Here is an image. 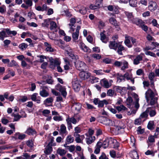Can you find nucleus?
<instances>
[{
	"instance_id": "obj_1",
	"label": "nucleus",
	"mask_w": 159,
	"mask_h": 159,
	"mask_svg": "<svg viewBox=\"0 0 159 159\" xmlns=\"http://www.w3.org/2000/svg\"><path fill=\"white\" fill-rule=\"evenodd\" d=\"M145 97L147 102L150 101L151 105H155L157 107L158 96L156 91H153L150 89H148L145 93Z\"/></svg>"
},
{
	"instance_id": "obj_2",
	"label": "nucleus",
	"mask_w": 159,
	"mask_h": 159,
	"mask_svg": "<svg viewBox=\"0 0 159 159\" xmlns=\"http://www.w3.org/2000/svg\"><path fill=\"white\" fill-rule=\"evenodd\" d=\"M116 143V145L114 147H119V144L116 140L114 139L111 138H107L104 140L103 142L102 143V147L104 148H106L108 147L110 143Z\"/></svg>"
},
{
	"instance_id": "obj_3",
	"label": "nucleus",
	"mask_w": 159,
	"mask_h": 159,
	"mask_svg": "<svg viewBox=\"0 0 159 159\" xmlns=\"http://www.w3.org/2000/svg\"><path fill=\"white\" fill-rule=\"evenodd\" d=\"M79 118L76 119L73 117H70L69 116L66 119V121L67 123L68 129L70 130L72 129V126L71 123L74 124H75L79 121Z\"/></svg>"
},
{
	"instance_id": "obj_4",
	"label": "nucleus",
	"mask_w": 159,
	"mask_h": 159,
	"mask_svg": "<svg viewBox=\"0 0 159 159\" xmlns=\"http://www.w3.org/2000/svg\"><path fill=\"white\" fill-rule=\"evenodd\" d=\"M75 65L76 68L80 71H84L87 69V66L83 62L78 61L75 63Z\"/></svg>"
},
{
	"instance_id": "obj_5",
	"label": "nucleus",
	"mask_w": 159,
	"mask_h": 159,
	"mask_svg": "<svg viewBox=\"0 0 159 159\" xmlns=\"http://www.w3.org/2000/svg\"><path fill=\"white\" fill-rule=\"evenodd\" d=\"M98 120L100 123L106 125H112V121L111 120L103 116L99 117Z\"/></svg>"
},
{
	"instance_id": "obj_6",
	"label": "nucleus",
	"mask_w": 159,
	"mask_h": 159,
	"mask_svg": "<svg viewBox=\"0 0 159 159\" xmlns=\"http://www.w3.org/2000/svg\"><path fill=\"white\" fill-rule=\"evenodd\" d=\"M55 88L57 90L61 93L63 97H66L67 93L65 86H62L59 84L55 86Z\"/></svg>"
},
{
	"instance_id": "obj_7",
	"label": "nucleus",
	"mask_w": 159,
	"mask_h": 159,
	"mask_svg": "<svg viewBox=\"0 0 159 159\" xmlns=\"http://www.w3.org/2000/svg\"><path fill=\"white\" fill-rule=\"evenodd\" d=\"M54 142L53 139H51L50 142L49 143L47 146L45 150L44 151V153L46 154H49L52 152V148L51 146H55V143H53Z\"/></svg>"
},
{
	"instance_id": "obj_8",
	"label": "nucleus",
	"mask_w": 159,
	"mask_h": 159,
	"mask_svg": "<svg viewBox=\"0 0 159 159\" xmlns=\"http://www.w3.org/2000/svg\"><path fill=\"white\" fill-rule=\"evenodd\" d=\"M74 9L77 12H79L83 15L85 14L87 12L86 8L81 5H79L75 7Z\"/></svg>"
},
{
	"instance_id": "obj_9",
	"label": "nucleus",
	"mask_w": 159,
	"mask_h": 159,
	"mask_svg": "<svg viewBox=\"0 0 159 159\" xmlns=\"http://www.w3.org/2000/svg\"><path fill=\"white\" fill-rule=\"evenodd\" d=\"M50 63L51 67L53 68L55 66H60L61 62L59 59L55 58L54 59H51L50 60Z\"/></svg>"
},
{
	"instance_id": "obj_10",
	"label": "nucleus",
	"mask_w": 159,
	"mask_h": 159,
	"mask_svg": "<svg viewBox=\"0 0 159 159\" xmlns=\"http://www.w3.org/2000/svg\"><path fill=\"white\" fill-rule=\"evenodd\" d=\"M136 24L141 27L144 31L146 32L148 30V27L144 24V22L141 20H137Z\"/></svg>"
},
{
	"instance_id": "obj_11",
	"label": "nucleus",
	"mask_w": 159,
	"mask_h": 159,
	"mask_svg": "<svg viewBox=\"0 0 159 159\" xmlns=\"http://www.w3.org/2000/svg\"><path fill=\"white\" fill-rule=\"evenodd\" d=\"M73 88L74 90L76 92L78 91L80 89V85L76 79H75L72 82Z\"/></svg>"
},
{
	"instance_id": "obj_12",
	"label": "nucleus",
	"mask_w": 159,
	"mask_h": 159,
	"mask_svg": "<svg viewBox=\"0 0 159 159\" xmlns=\"http://www.w3.org/2000/svg\"><path fill=\"white\" fill-rule=\"evenodd\" d=\"M85 134L86 136L85 140L87 144H90L95 140V137L94 136H89L88 133H86Z\"/></svg>"
},
{
	"instance_id": "obj_13",
	"label": "nucleus",
	"mask_w": 159,
	"mask_h": 159,
	"mask_svg": "<svg viewBox=\"0 0 159 159\" xmlns=\"http://www.w3.org/2000/svg\"><path fill=\"white\" fill-rule=\"evenodd\" d=\"M157 6L155 2H149L148 9L151 11H153L157 8Z\"/></svg>"
},
{
	"instance_id": "obj_14",
	"label": "nucleus",
	"mask_w": 159,
	"mask_h": 159,
	"mask_svg": "<svg viewBox=\"0 0 159 159\" xmlns=\"http://www.w3.org/2000/svg\"><path fill=\"white\" fill-rule=\"evenodd\" d=\"M74 136L75 137V141L77 143H83V140L85 138L84 135H80L76 134Z\"/></svg>"
},
{
	"instance_id": "obj_15",
	"label": "nucleus",
	"mask_w": 159,
	"mask_h": 159,
	"mask_svg": "<svg viewBox=\"0 0 159 159\" xmlns=\"http://www.w3.org/2000/svg\"><path fill=\"white\" fill-rule=\"evenodd\" d=\"M79 46L80 48L84 52H91V50L89 48L86 46L83 43L80 42Z\"/></svg>"
},
{
	"instance_id": "obj_16",
	"label": "nucleus",
	"mask_w": 159,
	"mask_h": 159,
	"mask_svg": "<svg viewBox=\"0 0 159 159\" xmlns=\"http://www.w3.org/2000/svg\"><path fill=\"white\" fill-rule=\"evenodd\" d=\"M80 29V26H78L76 27L75 32L72 34V37L74 41L78 39L79 36V30Z\"/></svg>"
},
{
	"instance_id": "obj_17",
	"label": "nucleus",
	"mask_w": 159,
	"mask_h": 159,
	"mask_svg": "<svg viewBox=\"0 0 159 159\" xmlns=\"http://www.w3.org/2000/svg\"><path fill=\"white\" fill-rule=\"evenodd\" d=\"M80 72L79 75L81 78L83 80L88 79L90 76L89 73H86L84 71H81Z\"/></svg>"
},
{
	"instance_id": "obj_18",
	"label": "nucleus",
	"mask_w": 159,
	"mask_h": 159,
	"mask_svg": "<svg viewBox=\"0 0 159 159\" xmlns=\"http://www.w3.org/2000/svg\"><path fill=\"white\" fill-rule=\"evenodd\" d=\"M112 82V80H111L109 82L107 80L105 79L102 80L101 82L103 86L107 88H109L111 86Z\"/></svg>"
},
{
	"instance_id": "obj_19",
	"label": "nucleus",
	"mask_w": 159,
	"mask_h": 159,
	"mask_svg": "<svg viewBox=\"0 0 159 159\" xmlns=\"http://www.w3.org/2000/svg\"><path fill=\"white\" fill-rule=\"evenodd\" d=\"M130 36L126 35L125 36V40L124 41L125 45L128 48H130L132 47V44L131 41V40L130 39Z\"/></svg>"
},
{
	"instance_id": "obj_20",
	"label": "nucleus",
	"mask_w": 159,
	"mask_h": 159,
	"mask_svg": "<svg viewBox=\"0 0 159 159\" xmlns=\"http://www.w3.org/2000/svg\"><path fill=\"white\" fill-rule=\"evenodd\" d=\"M59 132L60 134L63 135H66L67 134L66 127L64 124H62L61 125Z\"/></svg>"
},
{
	"instance_id": "obj_21",
	"label": "nucleus",
	"mask_w": 159,
	"mask_h": 159,
	"mask_svg": "<svg viewBox=\"0 0 159 159\" xmlns=\"http://www.w3.org/2000/svg\"><path fill=\"white\" fill-rule=\"evenodd\" d=\"M53 101V99L52 97H49L47 98L44 101V104L46 106H50Z\"/></svg>"
},
{
	"instance_id": "obj_22",
	"label": "nucleus",
	"mask_w": 159,
	"mask_h": 159,
	"mask_svg": "<svg viewBox=\"0 0 159 159\" xmlns=\"http://www.w3.org/2000/svg\"><path fill=\"white\" fill-rule=\"evenodd\" d=\"M44 46L45 47V50L46 51L50 52H52L54 51V49L51 44L47 42L44 43Z\"/></svg>"
},
{
	"instance_id": "obj_23",
	"label": "nucleus",
	"mask_w": 159,
	"mask_h": 159,
	"mask_svg": "<svg viewBox=\"0 0 159 159\" xmlns=\"http://www.w3.org/2000/svg\"><path fill=\"white\" fill-rule=\"evenodd\" d=\"M102 143L98 142L97 143L95 147L94 153L96 154H98L100 152V148L102 147Z\"/></svg>"
},
{
	"instance_id": "obj_24",
	"label": "nucleus",
	"mask_w": 159,
	"mask_h": 159,
	"mask_svg": "<svg viewBox=\"0 0 159 159\" xmlns=\"http://www.w3.org/2000/svg\"><path fill=\"white\" fill-rule=\"evenodd\" d=\"M26 135L24 134H20L19 133H16L14 136V137L16 139L22 140L25 137Z\"/></svg>"
},
{
	"instance_id": "obj_25",
	"label": "nucleus",
	"mask_w": 159,
	"mask_h": 159,
	"mask_svg": "<svg viewBox=\"0 0 159 159\" xmlns=\"http://www.w3.org/2000/svg\"><path fill=\"white\" fill-rule=\"evenodd\" d=\"M116 78L117 82L118 83L124 82L125 81L124 75L119 73L116 74Z\"/></svg>"
},
{
	"instance_id": "obj_26",
	"label": "nucleus",
	"mask_w": 159,
	"mask_h": 159,
	"mask_svg": "<svg viewBox=\"0 0 159 159\" xmlns=\"http://www.w3.org/2000/svg\"><path fill=\"white\" fill-rule=\"evenodd\" d=\"M109 47L111 49L116 50L118 47V44L115 41H111L110 42Z\"/></svg>"
},
{
	"instance_id": "obj_27",
	"label": "nucleus",
	"mask_w": 159,
	"mask_h": 159,
	"mask_svg": "<svg viewBox=\"0 0 159 159\" xmlns=\"http://www.w3.org/2000/svg\"><path fill=\"white\" fill-rule=\"evenodd\" d=\"M126 16L127 17L128 20L133 23H135L134 21V18L132 13H130L128 12H125Z\"/></svg>"
},
{
	"instance_id": "obj_28",
	"label": "nucleus",
	"mask_w": 159,
	"mask_h": 159,
	"mask_svg": "<svg viewBox=\"0 0 159 159\" xmlns=\"http://www.w3.org/2000/svg\"><path fill=\"white\" fill-rule=\"evenodd\" d=\"M142 60V57L140 55H138L134 60V64L136 65L140 63V61Z\"/></svg>"
},
{
	"instance_id": "obj_29",
	"label": "nucleus",
	"mask_w": 159,
	"mask_h": 159,
	"mask_svg": "<svg viewBox=\"0 0 159 159\" xmlns=\"http://www.w3.org/2000/svg\"><path fill=\"white\" fill-rule=\"evenodd\" d=\"M25 133L29 135H34L36 134L35 130L31 128H28L25 131Z\"/></svg>"
},
{
	"instance_id": "obj_30",
	"label": "nucleus",
	"mask_w": 159,
	"mask_h": 159,
	"mask_svg": "<svg viewBox=\"0 0 159 159\" xmlns=\"http://www.w3.org/2000/svg\"><path fill=\"white\" fill-rule=\"evenodd\" d=\"M134 98L135 99V102L134 103L135 107L137 109V110L139 107V99L138 98V95L135 93L134 94Z\"/></svg>"
},
{
	"instance_id": "obj_31",
	"label": "nucleus",
	"mask_w": 159,
	"mask_h": 159,
	"mask_svg": "<svg viewBox=\"0 0 159 159\" xmlns=\"http://www.w3.org/2000/svg\"><path fill=\"white\" fill-rule=\"evenodd\" d=\"M73 107L77 112H79L81 108V105L79 103H75L73 104Z\"/></svg>"
},
{
	"instance_id": "obj_32",
	"label": "nucleus",
	"mask_w": 159,
	"mask_h": 159,
	"mask_svg": "<svg viewBox=\"0 0 159 159\" xmlns=\"http://www.w3.org/2000/svg\"><path fill=\"white\" fill-rule=\"evenodd\" d=\"M101 40L102 42L104 43H106L108 41V38L106 37L103 33H100Z\"/></svg>"
},
{
	"instance_id": "obj_33",
	"label": "nucleus",
	"mask_w": 159,
	"mask_h": 159,
	"mask_svg": "<svg viewBox=\"0 0 159 159\" xmlns=\"http://www.w3.org/2000/svg\"><path fill=\"white\" fill-rule=\"evenodd\" d=\"M109 22L115 26H118L119 24L117 23L116 19L114 17H111L109 19Z\"/></svg>"
},
{
	"instance_id": "obj_34",
	"label": "nucleus",
	"mask_w": 159,
	"mask_h": 159,
	"mask_svg": "<svg viewBox=\"0 0 159 159\" xmlns=\"http://www.w3.org/2000/svg\"><path fill=\"white\" fill-rule=\"evenodd\" d=\"M39 94L40 96L43 97H47L49 95L48 92L44 89H43L42 90L40 91Z\"/></svg>"
},
{
	"instance_id": "obj_35",
	"label": "nucleus",
	"mask_w": 159,
	"mask_h": 159,
	"mask_svg": "<svg viewBox=\"0 0 159 159\" xmlns=\"http://www.w3.org/2000/svg\"><path fill=\"white\" fill-rule=\"evenodd\" d=\"M126 103L128 106V107L131 108V106L133 104V99L131 97H129L126 100Z\"/></svg>"
},
{
	"instance_id": "obj_36",
	"label": "nucleus",
	"mask_w": 159,
	"mask_h": 159,
	"mask_svg": "<svg viewBox=\"0 0 159 159\" xmlns=\"http://www.w3.org/2000/svg\"><path fill=\"white\" fill-rule=\"evenodd\" d=\"M155 142L154 137L153 136H151L149 137L147 141L148 146L151 145L153 143Z\"/></svg>"
},
{
	"instance_id": "obj_37",
	"label": "nucleus",
	"mask_w": 159,
	"mask_h": 159,
	"mask_svg": "<svg viewBox=\"0 0 159 159\" xmlns=\"http://www.w3.org/2000/svg\"><path fill=\"white\" fill-rule=\"evenodd\" d=\"M7 66L9 67H12L13 66L18 67L19 66V65L16 61L14 60H12L8 64Z\"/></svg>"
},
{
	"instance_id": "obj_38",
	"label": "nucleus",
	"mask_w": 159,
	"mask_h": 159,
	"mask_svg": "<svg viewBox=\"0 0 159 159\" xmlns=\"http://www.w3.org/2000/svg\"><path fill=\"white\" fill-rule=\"evenodd\" d=\"M6 33H7L6 29H4V30L0 32V39L1 40H3L4 38L7 37Z\"/></svg>"
},
{
	"instance_id": "obj_39",
	"label": "nucleus",
	"mask_w": 159,
	"mask_h": 159,
	"mask_svg": "<svg viewBox=\"0 0 159 159\" xmlns=\"http://www.w3.org/2000/svg\"><path fill=\"white\" fill-rule=\"evenodd\" d=\"M71 50V51L70 50L69 51H68V54L72 59L76 60V59L78 58V57L77 55L75 56Z\"/></svg>"
},
{
	"instance_id": "obj_40",
	"label": "nucleus",
	"mask_w": 159,
	"mask_h": 159,
	"mask_svg": "<svg viewBox=\"0 0 159 159\" xmlns=\"http://www.w3.org/2000/svg\"><path fill=\"white\" fill-rule=\"evenodd\" d=\"M73 137L70 135H68L66 138V143H67L68 144L73 143L74 141Z\"/></svg>"
},
{
	"instance_id": "obj_41",
	"label": "nucleus",
	"mask_w": 159,
	"mask_h": 159,
	"mask_svg": "<svg viewBox=\"0 0 159 159\" xmlns=\"http://www.w3.org/2000/svg\"><path fill=\"white\" fill-rule=\"evenodd\" d=\"M108 104V102L106 100L99 101L98 104V107H103L104 104L107 105Z\"/></svg>"
},
{
	"instance_id": "obj_42",
	"label": "nucleus",
	"mask_w": 159,
	"mask_h": 159,
	"mask_svg": "<svg viewBox=\"0 0 159 159\" xmlns=\"http://www.w3.org/2000/svg\"><path fill=\"white\" fill-rule=\"evenodd\" d=\"M149 108H147L145 111L141 114L139 117L141 119L146 118L148 116V113L149 111Z\"/></svg>"
},
{
	"instance_id": "obj_43",
	"label": "nucleus",
	"mask_w": 159,
	"mask_h": 159,
	"mask_svg": "<svg viewBox=\"0 0 159 159\" xmlns=\"http://www.w3.org/2000/svg\"><path fill=\"white\" fill-rule=\"evenodd\" d=\"M121 66V70H125L128 67V62L125 61H124L122 62V66Z\"/></svg>"
},
{
	"instance_id": "obj_44",
	"label": "nucleus",
	"mask_w": 159,
	"mask_h": 159,
	"mask_svg": "<svg viewBox=\"0 0 159 159\" xmlns=\"http://www.w3.org/2000/svg\"><path fill=\"white\" fill-rule=\"evenodd\" d=\"M117 47L118 48L117 52H118L119 54L121 55H122V52L125 50V48L123 46H122L121 45H119V46H118Z\"/></svg>"
},
{
	"instance_id": "obj_45",
	"label": "nucleus",
	"mask_w": 159,
	"mask_h": 159,
	"mask_svg": "<svg viewBox=\"0 0 159 159\" xmlns=\"http://www.w3.org/2000/svg\"><path fill=\"white\" fill-rule=\"evenodd\" d=\"M57 153L60 156H62L66 154V152L64 149L59 148L57 150Z\"/></svg>"
},
{
	"instance_id": "obj_46",
	"label": "nucleus",
	"mask_w": 159,
	"mask_h": 159,
	"mask_svg": "<svg viewBox=\"0 0 159 159\" xmlns=\"http://www.w3.org/2000/svg\"><path fill=\"white\" fill-rule=\"evenodd\" d=\"M116 108L119 112L121 111H125L127 109V108L123 105L116 106Z\"/></svg>"
},
{
	"instance_id": "obj_47",
	"label": "nucleus",
	"mask_w": 159,
	"mask_h": 159,
	"mask_svg": "<svg viewBox=\"0 0 159 159\" xmlns=\"http://www.w3.org/2000/svg\"><path fill=\"white\" fill-rule=\"evenodd\" d=\"M129 2V5L131 7H136L137 5V2L136 0H130Z\"/></svg>"
},
{
	"instance_id": "obj_48",
	"label": "nucleus",
	"mask_w": 159,
	"mask_h": 159,
	"mask_svg": "<svg viewBox=\"0 0 159 159\" xmlns=\"http://www.w3.org/2000/svg\"><path fill=\"white\" fill-rule=\"evenodd\" d=\"M28 46V45L26 44L23 43L19 45V47L20 49L23 50L27 48Z\"/></svg>"
},
{
	"instance_id": "obj_49",
	"label": "nucleus",
	"mask_w": 159,
	"mask_h": 159,
	"mask_svg": "<svg viewBox=\"0 0 159 159\" xmlns=\"http://www.w3.org/2000/svg\"><path fill=\"white\" fill-rule=\"evenodd\" d=\"M130 156L134 159H138V155L137 152L135 151H133L131 152Z\"/></svg>"
},
{
	"instance_id": "obj_50",
	"label": "nucleus",
	"mask_w": 159,
	"mask_h": 159,
	"mask_svg": "<svg viewBox=\"0 0 159 159\" xmlns=\"http://www.w3.org/2000/svg\"><path fill=\"white\" fill-rule=\"evenodd\" d=\"M114 94L115 91L114 90H112L111 89H108L107 93V95L110 97H112Z\"/></svg>"
},
{
	"instance_id": "obj_51",
	"label": "nucleus",
	"mask_w": 159,
	"mask_h": 159,
	"mask_svg": "<svg viewBox=\"0 0 159 159\" xmlns=\"http://www.w3.org/2000/svg\"><path fill=\"white\" fill-rule=\"evenodd\" d=\"M130 39L131 40V43L132 44V45H134V46H136L138 45V42L135 39L130 37Z\"/></svg>"
},
{
	"instance_id": "obj_52",
	"label": "nucleus",
	"mask_w": 159,
	"mask_h": 159,
	"mask_svg": "<svg viewBox=\"0 0 159 159\" xmlns=\"http://www.w3.org/2000/svg\"><path fill=\"white\" fill-rule=\"evenodd\" d=\"M148 108L150 109L148 112H149V114L151 117L153 116L156 115V112L155 110H152L151 107H148Z\"/></svg>"
},
{
	"instance_id": "obj_53",
	"label": "nucleus",
	"mask_w": 159,
	"mask_h": 159,
	"mask_svg": "<svg viewBox=\"0 0 159 159\" xmlns=\"http://www.w3.org/2000/svg\"><path fill=\"white\" fill-rule=\"evenodd\" d=\"M6 32L8 35L12 34L13 36H15L17 34L16 31L15 30L11 31L9 29H6Z\"/></svg>"
},
{
	"instance_id": "obj_54",
	"label": "nucleus",
	"mask_w": 159,
	"mask_h": 159,
	"mask_svg": "<svg viewBox=\"0 0 159 159\" xmlns=\"http://www.w3.org/2000/svg\"><path fill=\"white\" fill-rule=\"evenodd\" d=\"M26 145L29 148H32L34 146L33 142L32 140H29L26 142Z\"/></svg>"
},
{
	"instance_id": "obj_55",
	"label": "nucleus",
	"mask_w": 159,
	"mask_h": 159,
	"mask_svg": "<svg viewBox=\"0 0 159 159\" xmlns=\"http://www.w3.org/2000/svg\"><path fill=\"white\" fill-rule=\"evenodd\" d=\"M48 78L46 79V81L49 84H52L53 83V81L52 79V77L50 76L47 75Z\"/></svg>"
},
{
	"instance_id": "obj_56",
	"label": "nucleus",
	"mask_w": 159,
	"mask_h": 159,
	"mask_svg": "<svg viewBox=\"0 0 159 159\" xmlns=\"http://www.w3.org/2000/svg\"><path fill=\"white\" fill-rule=\"evenodd\" d=\"M50 25V29L51 30H55L57 27L56 24L54 21H51Z\"/></svg>"
},
{
	"instance_id": "obj_57",
	"label": "nucleus",
	"mask_w": 159,
	"mask_h": 159,
	"mask_svg": "<svg viewBox=\"0 0 159 159\" xmlns=\"http://www.w3.org/2000/svg\"><path fill=\"white\" fill-rule=\"evenodd\" d=\"M53 120L56 121H60L63 120V119L62 116H55L53 117Z\"/></svg>"
},
{
	"instance_id": "obj_58",
	"label": "nucleus",
	"mask_w": 159,
	"mask_h": 159,
	"mask_svg": "<svg viewBox=\"0 0 159 159\" xmlns=\"http://www.w3.org/2000/svg\"><path fill=\"white\" fill-rule=\"evenodd\" d=\"M100 6L97 4H91L89 6V8L92 10H95L98 9L100 7Z\"/></svg>"
},
{
	"instance_id": "obj_59",
	"label": "nucleus",
	"mask_w": 159,
	"mask_h": 159,
	"mask_svg": "<svg viewBox=\"0 0 159 159\" xmlns=\"http://www.w3.org/2000/svg\"><path fill=\"white\" fill-rule=\"evenodd\" d=\"M121 87L119 86H114L113 88V89L115 91V92H117L120 93V92Z\"/></svg>"
},
{
	"instance_id": "obj_60",
	"label": "nucleus",
	"mask_w": 159,
	"mask_h": 159,
	"mask_svg": "<svg viewBox=\"0 0 159 159\" xmlns=\"http://www.w3.org/2000/svg\"><path fill=\"white\" fill-rule=\"evenodd\" d=\"M91 57L96 60H98L101 58V55L98 54H93L91 55Z\"/></svg>"
},
{
	"instance_id": "obj_61",
	"label": "nucleus",
	"mask_w": 159,
	"mask_h": 159,
	"mask_svg": "<svg viewBox=\"0 0 159 159\" xmlns=\"http://www.w3.org/2000/svg\"><path fill=\"white\" fill-rule=\"evenodd\" d=\"M125 79L127 80H129L131 79V78H132V75H129V73L128 72L126 73L124 75Z\"/></svg>"
},
{
	"instance_id": "obj_62",
	"label": "nucleus",
	"mask_w": 159,
	"mask_h": 159,
	"mask_svg": "<svg viewBox=\"0 0 159 159\" xmlns=\"http://www.w3.org/2000/svg\"><path fill=\"white\" fill-rule=\"evenodd\" d=\"M50 113V111L47 109L44 110L42 112L43 115L46 117Z\"/></svg>"
},
{
	"instance_id": "obj_63",
	"label": "nucleus",
	"mask_w": 159,
	"mask_h": 159,
	"mask_svg": "<svg viewBox=\"0 0 159 159\" xmlns=\"http://www.w3.org/2000/svg\"><path fill=\"white\" fill-rule=\"evenodd\" d=\"M141 118L140 117L137 119H136L134 120V123L135 125H140L141 124Z\"/></svg>"
},
{
	"instance_id": "obj_64",
	"label": "nucleus",
	"mask_w": 159,
	"mask_h": 159,
	"mask_svg": "<svg viewBox=\"0 0 159 159\" xmlns=\"http://www.w3.org/2000/svg\"><path fill=\"white\" fill-rule=\"evenodd\" d=\"M19 100L20 102H24L28 100V98L26 96H22L20 97V98Z\"/></svg>"
}]
</instances>
